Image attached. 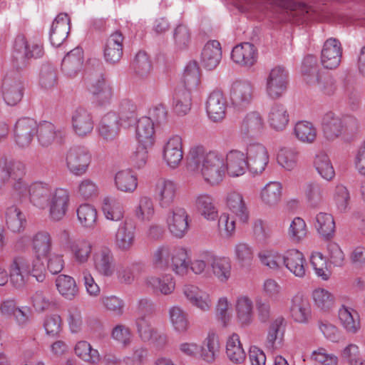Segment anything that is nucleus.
<instances>
[{"label":"nucleus","instance_id":"9","mask_svg":"<svg viewBox=\"0 0 365 365\" xmlns=\"http://www.w3.org/2000/svg\"><path fill=\"white\" fill-rule=\"evenodd\" d=\"M13 133L16 145L20 148H28L38 133V123L34 118H19L14 125Z\"/></svg>","mask_w":365,"mask_h":365},{"label":"nucleus","instance_id":"26","mask_svg":"<svg viewBox=\"0 0 365 365\" xmlns=\"http://www.w3.org/2000/svg\"><path fill=\"white\" fill-rule=\"evenodd\" d=\"M213 276L221 283L227 282L232 275V264L229 258L213 254L205 255Z\"/></svg>","mask_w":365,"mask_h":365},{"label":"nucleus","instance_id":"24","mask_svg":"<svg viewBox=\"0 0 365 365\" xmlns=\"http://www.w3.org/2000/svg\"><path fill=\"white\" fill-rule=\"evenodd\" d=\"M123 40L124 37L119 31H115L106 39L103 46V56L107 63L113 64L120 60Z\"/></svg>","mask_w":365,"mask_h":365},{"label":"nucleus","instance_id":"17","mask_svg":"<svg viewBox=\"0 0 365 365\" xmlns=\"http://www.w3.org/2000/svg\"><path fill=\"white\" fill-rule=\"evenodd\" d=\"M145 286L156 294L168 296L175 289L174 277L168 273L160 275H149L144 279Z\"/></svg>","mask_w":365,"mask_h":365},{"label":"nucleus","instance_id":"14","mask_svg":"<svg viewBox=\"0 0 365 365\" xmlns=\"http://www.w3.org/2000/svg\"><path fill=\"white\" fill-rule=\"evenodd\" d=\"M247 168L253 174H261L267 168L269 156L267 148L262 144H251L246 152Z\"/></svg>","mask_w":365,"mask_h":365},{"label":"nucleus","instance_id":"64","mask_svg":"<svg viewBox=\"0 0 365 365\" xmlns=\"http://www.w3.org/2000/svg\"><path fill=\"white\" fill-rule=\"evenodd\" d=\"M261 264L270 269L278 270L284 262V256L274 250H264L258 253Z\"/></svg>","mask_w":365,"mask_h":365},{"label":"nucleus","instance_id":"51","mask_svg":"<svg viewBox=\"0 0 365 365\" xmlns=\"http://www.w3.org/2000/svg\"><path fill=\"white\" fill-rule=\"evenodd\" d=\"M293 133L301 143L312 144L317 138V129L315 125L307 120L297 122L294 127Z\"/></svg>","mask_w":365,"mask_h":365},{"label":"nucleus","instance_id":"39","mask_svg":"<svg viewBox=\"0 0 365 365\" xmlns=\"http://www.w3.org/2000/svg\"><path fill=\"white\" fill-rule=\"evenodd\" d=\"M222 58V48L219 41L212 40L204 46L201 53V63L208 69L215 68Z\"/></svg>","mask_w":365,"mask_h":365},{"label":"nucleus","instance_id":"12","mask_svg":"<svg viewBox=\"0 0 365 365\" xmlns=\"http://www.w3.org/2000/svg\"><path fill=\"white\" fill-rule=\"evenodd\" d=\"M255 89L249 81H237L232 86L230 101L237 110H243L248 107L254 99Z\"/></svg>","mask_w":365,"mask_h":365},{"label":"nucleus","instance_id":"42","mask_svg":"<svg viewBox=\"0 0 365 365\" xmlns=\"http://www.w3.org/2000/svg\"><path fill=\"white\" fill-rule=\"evenodd\" d=\"M314 227L320 237L324 240H331L334 236L335 221L330 213L324 212L317 213L314 220Z\"/></svg>","mask_w":365,"mask_h":365},{"label":"nucleus","instance_id":"41","mask_svg":"<svg viewBox=\"0 0 365 365\" xmlns=\"http://www.w3.org/2000/svg\"><path fill=\"white\" fill-rule=\"evenodd\" d=\"M339 320L342 327L351 334H356L361 328L360 317L356 310L342 305L338 311Z\"/></svg>","mask_w":365,"mask_h":365},{"label":"nucleus","instance_id":"32","mask_svg":"<svg viewBox=\"0 0 365 365\" xmlns=\"http://www.w3.org/2000/svg\"><path fill=\"white\" fill-rule=\"evenodd\" d=\"M71 20L66 13L59 14L53 21L50 31V41L53 46H61L69 33Z\"/></svg>","mask_w":365,"mask_h":365},{"label":"nucleus","instance_id":"4","mask_svg":"<svg viewBox=\"0 0 365 365\" xmlns=\"http://www.w3.org/2000/svg\"><path fill=\"white\" fill-rule=\"evenodd\" d=\"M48 203V217L51 222H58L67 215L71 206V195L68 190L56 187L53 190Z\"/></svg>","mask_w":365,"mask_h":365},{"label":"nucleus","instance_id":"20","mask_svg":"<svg viewBox=\"0 0 365 365\" xmlns=\"http://www.w3.org/2000/svg\"><path fill=\"white\" fill-rule=\"evenodd\" d=\"M341 54V43L336 38H330L324 43L321 52V63L325 68L334 69L340 64Z\"/></svg>","mask_w":365,"mask_h":365},{"label":"nucleus","instance_id":"53","mask_svg":"<svg viewBox=\"0 0 365 365\" xmlns=\"http://www.w3.org/2000/svg\"><path fill=\"white\" fill-rule=\"evenodd\" d=\"M74 353L79 359L90 365H97L101 359L98 351L93 349L90 343L84 340L79 341L76 344Z\"/></svg>","mask_w":365,"mask_h":365},{"label":"nucleus","instance_id":"13","mask_svg":"<svg viewBox=\"0 0 365 365\" xmlns=\"http://www.w3.org/2000/svg\"><path fill=\"white\" fill-rule=\"evenodd\" d=\"M288 83V73L282 66L273 68L266 81V93L267 96L277 99L280 98L286 91Z\"/></svg>","mask_w":365,"mask_h":365},{"label":"nucleus","instance_id":"57","mask_svg":"<svg viewBox=\"0 0 365 365\" xmlns=\"http://www.w3.org/2000/svg\"><path fill=\"white\" fill-rule=\"evenodd\" d=\"M226 354L229 359L235 364H241L245 360L246 354L238 334H232L227 339Z\"/></svg>","mask_w":365,"mask_h":365},{"label":"nucleus","instance_id":"61","mask_svg":"<svg viewBox=\"0 0 365 365\" xmlns=\"http://www.w3.org/2000/svg\"><path fill=\"white\" fill-rule=\"evenodd\" d=\"M232 304L226 296L219 297L215 306V316L223 327H227L231 322Z\"/></svg>","mask_w":365,"mask_h":365},{"label":"nucleus","instance_id":"29","mask_svg":"<svg viewBox=\"0 0 365 365\" xmlns=\"http://www.w3.org/2000/svg\"><path fill=\"white\" fill-rule=\"evenodd\" d=\"M190 266V257L186 248L178 246L173 247L168 268L178 276L184 277L187 274Z\"/></svg>","mask_w":365,"mask_h":365},{"label":"nucleus","instance_id":"3","mask_svg":"<svg viewBox=\"0 0 365 365\" xmlns=\"http://www.w3.org/2000/svg\"><path fill=\"white\" fill-rule=\"evenodd\" d=\"M349 123H356L351 117H342L332 111L324 113L321 121L323 138L332 143L342 137L349 129Z\"/></svg>","mask_w":365,"mask_h":365},{"label":"nucleus","instance_id":"60","mask_svg":"<svg viewBox=\"0 0 365 365\" xmlns=\"http://www.w3.org/2000/svg\"><path fill=\"white\" fill-rule=\"evenodd\" d=\"M190 92L185 89H178L175 91L173 106L177 115L182 116L190 112L192 106Z\"/></svg>","mask_w":365,"mask_h":365},{"label":"nucleus","instance_id":"48","mask_svg":"<svg viewBox=\"0 0 365 365\" xmlns=\"http://www.w3.org/2000/svg\"><path fill=\"white\" fill-rule=\"evenodd\" d=\"M58 293L66 299L71 301L79 294V288L75 279L67 274H59L56 279Z\"/></svg>","mask_w":365,"mask_h":365},{"label":"nucleus","instance_id":"54","mask_svg":"<svg viewBox=\"0 0 365 365\" xmlns=\"http://www.w3.org/2000/svg\"><path fill=\"white\" fill-rule=\"evenodd\" d=\"M299 158V152L296 148L284 147L278 151L277 161L284 170L292 171L297 168Z\"/></svg>","mask_w":365,"mask_h":365},{"label":"nucleus","instance_id":"18","mask_svg":"<svg viewBox=\"0 0 365 365\" xmlns=\"http://www.w3.org/2000/svg\"><path fill=\"white\" fill-rule=\"evenodd\" d=\"M289 314L296 323H309L312 319V307L308 298L300 293L294 295L290 301Z\"/></svg>","mask_w":365,"mask_h":365},{"label":"nucleus","instance_id":"36","mask_svg":"<svg viewBox=\"0 0 365 365\" xmlns=\"http://www.w3.org/2000/svg\"><path fill=\"white\" fill-rule=\"evenodd\" d=\"M267 121L272 130L279 133L284 131L289 122V114L287 108L282 104L274 103L269 109Z\"/></svg>","mask_w":365,"mask_h":365},{"label":"nucleus","instance_id":"44","mask_svg":"<svg viewBox=\"0 0 365 365\" xmlns=\"http://www.w3.org/2000/svg\"><path fill=\"white\" fill-rule=\"evenodd\" d=\"M32 250L34 257H45L48 256L52 249V238L47 231H38L31 238Z\"/></svg>","mask_w":365,"mask_h":365},{"label":"nucleus","instance_id":"46","mask_svg":"<svg viewBox=\"0 0 365 365\" xmlns=\"http://www.w3.org/2000/svg\"><path fill=\"white\" fill-rule=\"evenodd\" d=\"M169 321L175 332L185 334L188 331L190 324L188 315L182 307L175 305L168 310Z\"/></svg>","mask_w":365,"mask_h":365},{"label":"nucleus","instance_id":"50","mask_svg":"<svg viewBox=\"0 0 365 365\" xmlns=\"http://www.w3.org/2000/svg\"><path fill=\"white\" fill-rule=\"evenodd\" d=\"M155 213V208L153 199L147 195L140 196L133 209L135 217L140 222H149Z\"/></svg>","mask_w":365,"mask_h":365},{"label":"nucleus","instance_id":"19","mask_svg":"<svg viewBox=\"0 0 365 365\" xmlns=\"http://www.w3.org/2000/svg\"><path fill=\"white\" fill-rule=\"evenodd\" d=\"M53 189L46 182L36 181L30 183L29 201L36 209L46 210L50 196Z\"/></svg>","mask_w":365,"mask_h":365},{"label":"nucleus","instance_id":"22","mask_svg":"<svg viewBox=\"0 0 365 365\" xmlns=\"http://www.w3.org/2000/svg\"><path fill=\"white\" fill-rule=\"evenodd\" d=\"M205 109L209 118L213 122L223 120L226 115L227 101L220 91H213L207 97Z\"/></svg>","mask_w":365,"mask_h":365},{"label":"nucleus","instance_id":"7","mask_svg":"<svg viewBox=\"0 0 365 365\" xmlns=\"http://www.w3.org/2000/svg\"><path fill=\"white\" fill-rule=\"evenodd\" d=\"M265 128V120L262 113L258 110H250L242 118L239 133L242 138H255L264 133Z\"/></svg>","mask_w":365,"mask_h":365},{"label":"nucleus","instance_id":"37","mask_svg":"<svg viewBox=\"0 0 365 365\" xmlns=\"http://www.w3.org/2000/svg\"><path fill=\"white\" fill-rule=\"evenodd\" d=\"M120 125L116 113L109 112L102 118L98 125L99 135L106 141H113L117 138Z\"/></svg>","mask_w":365,"mask_h":365},{"label":"nucleus","instance_id":"43","mask_svg":"<svg viewBox=\"0 0 365 365\" xmlns=\"http://www.w3.org/2000/svg\"><path fill=\"white\" fill-rule=\"evenodd\" d=\"M83 52L82 48H76L67 53L61 63V70L69 77L75 76L82 68Z\"/></svg>","mask_w":365,"mask_h":365},{"label":"nucleus","instance_id":"2","mask_svg":"<svg viewBox=\"0 0 365 365\" xmlns=\"http://www.w3.org/2000/svg\"><path fill=\"white\" fill-rule=\"evenodd\" d=\"M9 272L10 284L17 289H24L31 277L42 282L46 276L42 259L26 255L14 257L9 265Z\"/></svg>","mask_w":365,"mask_h":365},{"label":"nucleus","instance_id":"35","mask_svg":"<svg viewBox=\"0 0 365 365\" xmlns=\"http://www.w3.org/2000/svg\"><path fill=\"white\" fill-rule=\"evenodd\" d=\"M4 220L7 229L14 233L24 232L27 225L26 215L15 205L5 209Z\"/></svg>","mask_w":365,"mask_h":365},{"label":"nucleus","instance_id":"1","mask_svg":"<svg viewBox=\"0 0 365 365\" xmlns=\"http://www.w3.org/2000/svg\"><path fill=\"white\" fill-rule=\"evenodd\" d=\"M187 160L189 165L198 169L204 180L212 185L220 184L226 173L231 178H237L243 175L247 168L246 155L237 149L224 153L194 146L189 151Z\"/></svg>","mask_w":365,"mask_h":365},{"label":"nucleus","instance_id":"27","mask_svg":"<svg viewBox=\"0 0 365 365\" xmlns=\"http://www.w3.org/2000/svg\"><path fill=\"white\" fill-rule=\"evenodd\" d=\"M63 234L68 241V247L73 254L75 262L79 264L87 263L93 250L92 242L83 238L72 241L70 240V235L67 231H63Z\"/></svg>","mask_w":365,"mask_h":365},{"label":"nucleus","instance_id":"16","mask_svg":"<svg viewBox=\"0 0 365 365\" xmlns=\"http://www.w3.org/2000/svg\"><path fill=\"white\" fill-rule=\"evenodd\" d=\"M178 192V185L172 180L158 179L154 185V194L160 207L167 208L175 201Z\"/></svg>","mask_w":365,"mask_h":365},{"label":"nucleus","instance_id":"31","mask_svg":"<svg viewBox=\"0 0 365 365\" xmlns=\"http://www.w3.org/2000/svg\"><path fill=\"white\" fill-rule=\"evenodd\" d=\"M231 58L240 66L251 67L257 62V51L253 44L245 42L233 48Z\"/></svg>","mask_w":365,"mask_h":365},{"label":"nucleus","instance_id":"28","mask_svg":"<svg viewBox=\"0 0 365 365\" xmlns=\"http://www.w3.org/2000/svg\"><path fill=\"white\" fill-rule=\"evenodd\" d=\"M235 310L237 321L242 327H247L252 323L254 303L249 296L244 294L237 296L235 302Z\"/></svg>","mask_w":365,"mask_h":365},{"label":"nucleus","instance_id":"8","mask_svg":"<svg viewBox=\"0 0 365 365\" xmlns=\"http://www.w3.org/2000/svg\"><path fill=\"white\" fill-rule=\"evenodd\" d=\"M4 102L9 106H16L24 95V85L17 73H9L4 78L1 86Z\"/></svg>","mask_w":365,"mask_h":365},{"label":"nucleus","instance_id":"25","mask_svg":"<svg viewBox=\"0 0 365 365\" xmlns=\"http://www.w3.org/2000/svg\"><path fill=\"white\" fill-rule=\"evenodd\" d=\"M135 227L128 221L121 222L115 234L114 245L121 251H129L134 245L135 241Z\"/></svg>","mask_w":365,"mask_h":365},{"label":"nucleus","instance_id":"5","mask_svg":"<svg viewBox=\"0 0 365 365\" xmlns=\"http://www.w3.org/2000/svg\"><path fill=\"white\" fill-rule=\"evenodd\" d=\"M91 161L92 154L84 146H73L66 153V168L73 175L81 176L86 174Z\"/></svg>","mask_w":365,"mask_h":365},{"label":"nucleus","instance_id":"49","mask_svg":"<svg viewBox=\"0 0 365 365\" xmlns=\"http://www.w3.org/2000/svg\"><path fill=\"white\" fill-rule=\"evenodd\" d=\"M102 211L105 217L111 221H120L124 216L122 201L112 196L105 197L102 202Z\"/></svg>","mask_w":365,"mask_h":365},{"label":"nucleus","instance_id":"56","mask_svg":"<svg viewBox=\"0 0 365 365\" xmlns=\"http://www.w3.org/2000/svg\"><path fill=\"white\" fill-rule=\"evenodd\" d=\"M121 126L128 128L137 121L136 106L129 100H123L116 113Z\"/></svg>","mask_w":365,"mask_h":365},{"label":"nucleus","instance_id":"11","mask_svg":"<svg viewBox=\"0 0 365 365\" xmlns=\"http://www.w3.org/2000/svg\"><path fill=\"white\" fill-rule=\"evenodd\" d=\"M182 294L187 303L202 312H208L212 309V300L210 294L191 284L182 287Z\"/></svg>","mask_w":365,"mask_h":365},{"label":"nucleus","instance_id":"34","mask_svg":"<svg viewBox=\"0 0 365 365\" xmlns=\"http://www.w3.org/2000/svg\"><path fill=\"white\" fill-rule=\"evenodd\" d=\"M220 347L217 334L214 331H210L200 345L198 356L202 361L212 364L219 355Z\"/></svg>","mask_w":365,"mask_h":365},{"label":"nucleus","instance_id":"33","mask_svg":"<svg viewBox=\"0 0 365 365\" xmlns=\"http://www.w3.org/2000/svg\"><path fill=\"white\" fill-rule=\"evenodd\" d=\"M14 53L16 59H24L39 58L42 56L43 51L41 43L28 42L24 36H19L14 42Z\"/></svg>","mask_w":365,"mask_h":365},{"label":"nucleus","instance_id":"59","mask_svg":"<svg viewBox=\"0 0 365 365\" xmlns=\"http://www.w3.org/2000/svg\"><path fill=\"white\" fill-rule=\"evenodd\" d=\"M314 167L318 174L324 180H331L335 176L333 165L325 152L321 151L315 155Z\"/></svg>","mask_w":365,"mask_h":365},{"label":"nucleus","instance_id":"63","mask_svg":"<svg viewBox=\"0 0 365 365\" xmlns=\"http://www.w3.org/2000/svg\"><path fill=\"white\" fill-rule=\"evenodd\" d=\"M173 247L168 245H161L155 248L151 256V262L154 268L161 270L168 268Z\"/></svg>","mask_w":365,"mask_h":365},{"label":"nucleus","instance_id":"21","mask_svg":"<svg viewBox=\"0 0 365 365\" xmlns=\"http://www.w3.org/2000/svg\"><path fill=\"white\" fill-rule=\"evenodd\" d=\"M93 264L95 271L103 277H110L115 272L114 256L108 247H103L93 255Z\"/></svg>","mask_w":365,"mask_h":365},{"label":"nucleus","instance_id":"38","mask_svg":"<svg viewBox=\"0 0 365 365\" xmlns=\"http://www.w3.org/2000/svg\"><path fill=\"white\" fill-rule=\"evenodd\" d=\"M135 138L140 145L153 146L155 143V127L153 120L143 116L136 121Z\"/></svg>","mask_w":365,"mask_h":365},{"label":"nucleus","instance_id":"52","mask_svg":"<svg viewBox=\"0 0 365 365\" xmlns=\"http://www.w3.org/2000/svg\"><path fill=\"white\" fill-rule=\"evenodd\" d=\"M62 131L50 122H44L38 125L36 134L39 144L43 147L51 145L58 138H61Z\"/></svg>","mask_w":365,"mask_h":365},{"label":"nucleus","instance_id":"55","mask_svg":"<svg viewBox=\"0 0 365 365\" xmlns=\"http://www.w3.org/2000/svg\"><path fill=\"white\" fill-rule=\"evenodd\" d=\"M114 180L115 187L123 192L132 193L138 187L137 176L130 170L118 171Z\"/></svg>","mask_w":365,"mask_h":365},{"label":"nucleus","instance_id":"47","mask_svg":"<svg viewBox=\"0 0 365 365\" xmlns=\"http://www.w3.org/2000/svg\"><path fill=\"white\" fill-rule=\"evenodd\" d=\"M282 196V185L278 181L267 182L260 191V200L263 204L269 207L277 206Z\"/></svg>","mask_w":365,"mask_h":365},{"label":"nucleus","instance_id":"62","mask_svg":"<svg viewBox=\"0 0 365 365\" xmlns=\"http://www.w3.org/2000/svg\"><path fill=\"white\" fill-rule=\"evenodd\" d=\"M89 91L101 103L108 102L113 95L110 85L103 77L91 83L89 87Z\"/></svg>","mask_w":365,"mask_h":365},{"label":"nucleus","instance_id":"6","mask_svg":"<svg viewBox=\"0 0 365 365\" xmlns=\"http://www.w3.org/2000/svg\"><path fill=\"white\" fill-rule=\"evenodd\" d=\"M191 220L185 207L175 206L168 210L165 217L167 228L170 235L182 239L188 232Z\"/></svg>","mask_w":365,"mask_h":365},{"label":"nucleus","instance_id":"30","mask_svg":"<svg viewBox=\"0 0 365 365\" xmlns=\"http://www.w3.org/2000/svg\"><path fill=\"white\" fill-rule=\"evenodd\" d=\"M197 212L205 220L215 221L218 217V210L214 197L205 192L197 194L193 200Z\"/></svg>","mask_w":365,"mask_h":365},{"label":"nucleus","instance_id":"15","mask_svg":"<svg viewBox=\"0 0 365 365\" xmlns=\"http://www.w3.org/2000/svg\"><path fill=\"white\" fill-rule=\"evenodd\" d=\"M71 128L76 135L85 138L91 135L94 128V120L91 112L83 108H76L71 115Z\"/></svg>","mask_w":365,"mask_h":365},{"label":"nucleus","instance_id":"40","mask_svg":"<svg viewBox=\"0 0 365 365\" xmlns=\"http://www.w3.org/2000/svg\"><path fill=\"white\" fill-rule=\"evenodd\" d=\"M25 165L19 162L6 158L0 160V190L5 186L10 179L21 175H25Z\"/></svg>","mask_w":365,"mask_h":365},{"label":"nucleus","instance_id":"23","mask_svg":"<svg viewBox=\"0 0 365 365\" xmlns=\"http://www.w3.org/2000/svg\"><path fill=\"white\" fill-rule=\"evenodd\" d=\"M226 207L236 220L246 223L249 219V212L242 195L235 190L228 191L224 197Z\"/></svg>","mask_w":365,"mask_h":365},{"label":"nucleus","instance_id":"10","mask_svg":"<svg viewBox=\"0 0 365 365\" xmlns=\"http://www.w3.org/2000/svg\"><path fill=\"white\" fill-rule=\"evenodd\" d=\"M163 160L170 169L178 168L183 159L182 139L178 135H173L164 143L162 148Z\"/></svg>","mask_w":365,"mask_h":365},{"label":"nucleus","instance_id":"58","mask_svg":"<svg viewBox=\"0 0 365 365\" xmlns=\"http://www.w3.org/2000/svg\"><path fill=\"white\" fill-rule=\"evenodd\" d=\"M78 221L82 227L93 229L96 225L98 212L94 206L88 203L80 205L76 210Z\"/></svg>","mask_w":365,"mask_h":365},{"label":"nucleus","instance_id":"45","mask_svg":"<svg viewBox=\"0 0 365 365\" xmlns=\"http://www.w3.org/2000/svg\"><path fill=\"white\" fill-rule=\"evenodd\" d=\"M283 264L297 277L305 275V259L303 254L297 250L292 249L285 252Z\"/></svg>","mask_w":365,"mask_h":365}]
</instances>
